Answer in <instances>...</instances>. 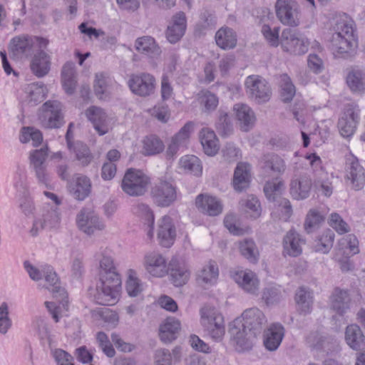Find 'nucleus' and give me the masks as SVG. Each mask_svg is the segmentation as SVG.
<instances>
[{"instance_id": "9", "label": "nucleus", "mask_w": 365, "mask_h": 365, "mask_svg": "<svg viewBox=\"0 0 365 365\" xmlns=\"http://www.w3.org/2000/svg\"><path fill=\"white\" fill-rule=\"evenodd\" d=\"M360 120V108L357 103H350L344 106L339 118L337 127L341 135L348 138L354 135Z\"/></svg>"}, {"instance_id": "28", "label": "nucleus", "mask_w": 365, "mask_h": 365, "mask_svg": "<svg viewBox=\"0 0 365 365\" xmlns=\"http://www.w3.org/2000/svg\"><path fill=\"white\" fill-rule=\"evenodd\" d=\"M157 236L159 243L163 247H170L173 244L176 232L170 216L165 215L159 220Z\"/></svg>"}, {"instance_id": "50", "label": "nucleus", "mask_w": 365, "mask_h": 365, "mask_svg": "<svg viewBox=\"0 0 365 365\" xmlns=\"http://www.w3.org/2000/svg\"><path fill=\"white\" fill-rule=\"evenodd\" d=\"M346 83L354 92L365 91V73L361 70L353 69L346 77Z\"/></svg>"}, {"instance_id": "8", "label": "nucleus", "mask_w": 365, "mask_h": 365, "mask_svg": "<svg viewBox=\"0 0 365 365\" xmlns=\"http://www.w3.org/2000/svg\"><path fill=\"white\" fill-rule=\"evenodd\" d=\"M229 334L232 344L239 352L251 349L257 337L243 325L240 319H236L230 324Z\"/></svg>"}, {"instance_id": "61", "label": "nucleus", "mask_w": 365, "mask_h": 365, "mask_svg": "<svg viewBox=\"0 0 365 365\" xmlns=\"http://www.w3.org/2000/svg\"><path fill=\"white\" fill-rule=\"evenodd\" d=\"M274 207L277 212H279L280 219L287 221L290 217L292 209L289 200L279 197V200L274 203Z\"/></svg>"}, {"instance_id": "41", "label": "nucleus", "mask_w": 365, "mask_h": 365, "mask_svg": "<svg viewBox=\"0 0 365 365\" xmlns=\"http://www.w3.org/2000/svg\"><path fill=\"white\" fill-rule=\"evenodd\" d=\"M185 29V15L183 12H179L173 16V24L168 27L166 31L168 40L172 43H176L184 35Z\"/></svg>"}, {"instance_id": "35", "label": "nucleus", "mask_w": 365, "mask_h": 365, "mask_svg": "<svg viewBox=\"0 0 365 365\" xmlns=\"http://www.w3.org/2000/svg\"><path fill=\"white\" fill-rule=\"evenodd\" d=\"M234 110L241 130L248 131L253 127L256 118L254 111L250 106L244 103H237L235 105Z\"/></svg>"}, {"instance_id": "53", "label": "nucleus", "mask_w": 365, "mask_h": 365, "mask_svg": "<svg viewBox=\"0 0 365 365\" xmlns=\"http://www.w3.org/2000/svg\"><path fill=\"white\" fill-rule=\"evenodd\" d=\"M216 18L210 12L205 11L201 14L200 20L196 25V31L200 34H205L209 30L215 28Z\"/></svg>"}, {"instance_id": "48", "label": "nucleus", "mask_w": 365, "mask_h": 365, "mask_svg": "<svg viewBox=\"0 0 365 365\" xmlns=\"http://www.w3.org/2000/svg\"><path fill=\"white\" fill-rule=\"evenodd\" d=\"M218 275L219 269L217 263L210 261L199 272L197 279L206 284H213L216 282Z\"/></svg>"}, {"instance_id": "52", "label": "nucleus", "mask_w": 365, "mask_h": 365, "mask_svg": "<svg viewBox=\"0 0 365 365\" xmlns=\"http://www.w3.org/2000/svg\"><path fill=\"white\" fill-rule=\"evenodd\" d=\"M165 148L163 141L155 135L146 137L143 140V150L146 155H151L161 153Z\"/></svg>"}, {"instance_id": "25", "label": "nucleus", "mask_w": 365, "mask_h": 365, "mask_svg": "<svg viewBox=\"0 0 365 365\" xmlns=\"http://www.w3.org/2000/svg\"><path fill=\"white\" fill-rule=\"evenodd\" d=\"M168 274L175 287L185 284L190 278V271L187 264L181 259L173 257L168 263Z\"/></svg>"}, {"instance_id": "15", "label": "nucleus", "mask_w": 365, "mask_h": 365, "mask_svg": "<svg viewBox=\"0 0 365 365\" xmlns=\"http://www.w3.org/2000/svg\"><path fill=\"white\" fill-rule=\"evenodd\" d=\"M156 81L155 77L148 73H140L130 76L128 86L133 93L140 97L153 94Z\"/></svg>"}, {"instance_id": "62", "label": "nucleus", "mask_w": 365, "mask_h": 365, "mask_svg": "<svg viewBox=\"0 0 365 365\" xmlns=\"http://www.w3.org/2000/svg\"><path fill=\"white\" fill-rule=\"evenodd\" d=\"M96 340L101 348L103 352L108 357H113L115 351L113 347L107 334L103 331H99L96 334Z\"/></svg>"}, {"instance_id": "38", "label": "nucleus", "mask_w": 365, "mask_h": 365, "mask_svg": "<svg viewBox=\"0 0 365 365\" xmlns=\"http://www.w3.org/2000/svg\"><path fill=\"white\" fill-rule=\"evenodd\" d=\"M181 329L180 322L175 317H168L160 327L159 336L164 343H170L177 338Z\"/></svg>"}, {"instance_id": "20", "label": "nucleus", "mask_w": 365, "mask_h": 365, "mask_svg": "<svg viewBox=\"0 0 365 365\" xmlns=\"http://www.w3.org/2000/svg\"><path fill=\"white\" fill-rule=\"evenodd\" d=\"M345 179L356 190H361L365 183L364 169L354 156L346 160Z\"/></svg>"}, {"instance_id": "24", "label": "nucleus", "mask_w": 365, "mask_h": 365, "mask_svg": "<svg viewBox=\"0 0 365 365\" xmlns=\"http://www.w3.org/2000/svg\"><path fill=\"white\" fill-rule=\"evenodd\" d=\"M43 277L47 283L46 288L52 293L53 297L57 300H60L63 306L67 303L68 294L65 289L60 285L59 279L53 270V268L44 264Z\"/></svg>"}, {"instance_id": "63", "label": "nucleus", "mask_w": 365, "mask_h": 365, "mask_svg": "<svg viewBox=\"0 0 365 365\" xmlns=\"http://www.w3.org/2000/svg\"><path fill=\"white\" fill-rule=\"evenodd\" d=\"M279 28L274 27L273 29L269 25L264 24L262 27V34L268 43L277 47L280 43L279 39Z\"/></svg>"}, {"instance_id": "10", "label": "nucleus", "mask_w": 365, "mask_h": 365, "mask_svg": "<svg viewBox=\"0 0 365 365\" xmlns=\"http://www.w3.org/2000/svg\"><path fill=\"white\" fill-rule=\"evenodd\" d=\"M280 44L286 52L294 55H303L308 51L309 42L298 31L285 29L282 32Z\"/></svg>"}, {"instance_id": "47", "label": "nucleus", "mask_w": 365, "mask_h": 365, "mask_svg": "<svg viewBox=\"0 0 365 365\" xmlns=\"http://www.w3.org/2000/svg\"><path fill=\"white\" fill-rule=\"evenodd\" d=\"M239 249L241 255L249 262L256 263L258 261L259 250L252 239L245 238L240 241Z\"/></svg>"}, {"instance_id": "19", "label": "nucleus", "mask_w": 365, "mask_h": 365, "mask_svg": "<svg viewBox=\"0 0 365 365\" xmlns=\"http://www.w3.org/2000/svg\"><path fill=\"white\" fill-rule=\"evenodd\" d=\"M261 172L267 176H279L286 170V164L279 155L269 153L263 155L259 160Z\"/></svg>"}, {"instance_id": "45", "label": "nucleus", "mask_w": 365, "mask_h": 365, "mask_svg": "<svg viewBox=\"0 0 365 365\" xmlns=\"http://www.w3.org/2000/svg\"><path fill=\"white\" fill-rule=\"evenodd\" d=\"M200 140L206 155H215L219 150V145L213 130L204 128L200 133Z\"/></svg>"}, {"instance_id": "51", "label": "nucleus", "mask_w": 365, "mask_h": 365, "mask_svg": "<svg viewBox=\"0 0 365 365\" xmlns=\"http://www.w3.org/2000/svg\"><path fill=\"white\" fill-rule=\"evenodd\" d=\"M76 155V160L83 166L88 165L93 160V155L88 147L82 142H77L72 146V150Z\"/></svg>"}, {"instance_id": "33", "label": "nucleus", "mask_w": 365, "mask_h": 365, "mask_svg": "<svg viewBox=\"0 0 365 365\" xmlns=\"http://www.w3.org/2000/svg\"><path fill=\"white\" fill-rule=\"evenodd\" d=\"M43 49L33 54L30 64L33 73L38 78L47 75L51 68V56Z\"/></svg>"}, {"instance_id": "32", "label": "nucleus", "mask_w": 365, "mask_h": 365, "mask_svg": "<svg viewBox=\"0 0 365 365\" xmlns=\"http://www.w3.org/2000/svg\"><path fill=\"white\" fill-rule=\"evenodd\" d=\"M195 204L203 213L210 216H217L222 211V205L217 197L200 194L196 197Z\"/></svg>"}, {"instance_id": "64", "label": "nucleus", "mask_w": 365, "mask_h": 365, "mask_svg": "<svg viewBox=\"0 0 365 365\" xmlns=\"http://www.w3.org/2000/svg\"><path fill=\"white\" fill-rule=\"evenodd\" d=\"M200 104L203 105L206 111L215 110L218 105L217 97L210 91H203L200 94Z\"/></svg>"}, {"instance_id": "40", "label": "nucleus", "mask_w": 365, "mask_h": 365, "mask_svg": "<svg viewBox=\"0 0 365 365\" xmlns=\"http://www.w3.org/2000/svg\"><path fill=\"white\" fill-rule=\"evenodd\" d=\"M345 341L347 345L354 350H361L365 348V336L361 328L356 324L346 327Z\"/></svg>"}, {"instance_id": "27", "label": "nucleus", "mask_w": 365, "mask_h": 365, "mask_svg": "<svg viewBox=\"0 0 365 365\" xmlns=\"http://www.w3.org/2000/svg\"><path fill=\"white\" fill-rule=\"evenodd\" d=\"M304 240L294 230H290L284 235L282 241L283 255L296 257L302 252Z\"/></svg>"}, {"instance_id": "56", "label": "nucleus", "mask_w": 365, "mask_h": 365, "mask_svg": "<svg viewBox=\"0 0 365 365\" xmlns=\"http://www.w3.org/2000/svg\"><path fill=\"white\" fill-rule=\"evenodd\" d=\"M281 97L284 102L292 101L295 95V87L287 74L281 76Z\"/></svg>"}, {"instance_id": "26", "label": "nucleus", "mask_w": 365, "mask_h": 365, "mask_svg": "<svg viewBox=\"0 0 365 365\" xmlns=\"http://www.w3.org/2000/svg\"><path fill=\"white\" fill-rule=\"evenodd\" d=\"M85 115L100 135L108 132L110 120L103 108L95 106H90L86 110Z\"/></svg>"}, {"instance_id": "30", "label": "nucleus", "mask_w": 365, "mask_h": 365, "mask_svg": "<svg viewBox=\"0 0 365 365\" xmlns=\"http://www.w3.org/2000/svg\"><path fill=\"white\" fill-rule=\"evenodd\" d=\"M284 336V328L279 323L271 324L264 333V345L269 351H275Z\"/></svg>"}, {"instance_id": "60", "label": "nucleus", "mask_w": 365, "mask_h": 365, "mask_svg": "<svg viewBox=\"0 0 365 365\" xmlns=\"http://www.w3.org/2000/svg\"><path fill=\"white\" fill-rule=\"evenodd\" d=\"M216 129L222 136H227L232 133V125L227 113L220 111V116L216 123Z\"/></svg>"}, {"instance_id": "59", "label": "nucleus", "mask_w": 365, "mask_h": 365, "mask_svg": "<svg viewBox=\"0 0 365 365\" xmlns=\"http://www.w3.org/2000/svg\"><path fill=\"white\" fill-rule=\"evenodd\" d=\"M12 326L9 317V307L6 302L0 304V334H6Z\"/></svg>"}, {"instance_id": "7", "label": "nucleus", "mask_w": 365, "mask_h": 365, "mask_svg": "<svg viewBox=\"0 0 365 365\" xmlns=\"http://www.w3.org/2000/svg\"><path fill=\"white\" fill-rule=\"evenodd\" d=\"M150 178L142 171L128 169L123 178L122 190L130 196H142L148 189Z\"/></svg>"}, {"instance_id": "1", "label": "nucleus", "mask_w": 365, "mask_h": 365, "mask_svg": "<svg viewBox=\"0 0 365 365\" xmlns=\"http://www.w3.org/2000/svg\"><path fill=\"white\" fill-rule=\"evenodd\" d=\"M96 257L99 260L100 284L96 287L94 299L98 304L112 305L118 297L121 279L114 265L110 250H101Z\"/></svg>"}, {"instance_id": "42", "label": "nucleus", "mask_w": 365, "mask_h": 365, "mask_svg": "<svg viewBox=\"0 0 365 365\" xmlns=\"http://www.w3.org/2000/svg\"><path fill=\"white\" fill-rule=\"evenodd\" d=\"M24 101L27 104L34 106L43 101L47 89L42 83H34L25 87Z\"/></svg>"}, {"instance_id": "12", "label": "nucleus", "mask_w": 365, "mask_h": 365, "mask_svg": "<svg viewBox=\"0 0 365 365\" xmlns=\"http://www.w3.org/2000/svg\"><path fill=\"white\" fill-rule=\"evenodd\" d=\"M150 196L156 205L163 207H168L177 198L176 189L170 181L159 178L151 188Z\"/></svg>"}, {"instance_id": "54", "label": "nucleus", "mask_w": 365, "mask_h": 365, "mask_svg": "<svg viewBox=\"0 0 365 365\" xmlns=\"http://www.w3.org/2000/svg\"><path fill=\"white\" fill-rule=\"evenodd\" d=\"M282 297V289L278 285H268L262 292V299L267 305L279 302Z\"/></svg>"}, {"instance_id": "3", "label": "nucleus", "mask_w": 365, "mask_h": 365, "mask_svg": "<svg viewBox=\"0 0 365 365\" xmlns=\"http://www.w3.org/2000/svg\"><path fill=\"white\" fill-rule=\"evenodd\" d=\"M48 42V39L38 36L28 35L15 36L9 43V55L16 61L26 60L33 56L36 46L39 49L46 48Z\"/></svg>"}, {"instance_id": "11", "label": "nucleus", "mask_w": 365, "mask_h": 365, "mask_svg": "<svg viewBox=\"0 0 365 365\" xmlns=\"http://www.w3.org/2000/svg\"><path fill=\"white\" fill-rule=\"evenodd\" d=\"M61 221L59 210L56 206L44 207L41 213L34 220L30 234L37 236L43 230H51L58 227Z\"/></svg>"}, {"instance_id": "43", "label": "nucleus", "mask_w": 365, "mask_h": 365, "mask_svg": "<svg viewBox=\"0 0 365 365\" xmlns=\"http://www.w3.org/2000/svg\"><path fill=\"white\" fill-rule=\"evenodd\" d=\"M216 44L223 50L234 48L237 45V35L234 30L229 27H222L215 34Z\"/></svg>"}, {"instance_id": "31", "label": "nucleus", "mask_w": 365, "mask_h": 365, "mask_svg": "<svg viewBox=\"0 0 365 365\" xmlns=\"http://www.w3.org/2000/svg\"><path fill=\"white\" fill-rule=\"evenodd\" d=\"M312 186V179L307 175L293 179L290 183V194L295 200H304L309 196Z\"/></svg>"}, {"instance_id": "36", "label": "nucleus", "mask_w": 365, "mask_h": 365, "mask_svg": "<svg viewBox=\"0 0 365 365\" xmlns=\"http://www.w3.org/2000/svg\"><path fill=\"white\" fill-rule=\"evenodd\" d=\"M70 192L78 200H83L91 193V182L89 178L78 174L76 176L73 182L70 185Z\"/></svg>"}, {"instance_id": "55", "label": "nucleus", "mask_w": 365, "mask_h": 365, "mask_svg": "<svg viewBox=\"0 0 365 365\" xmlns=\"http://www.w3.org/2000/svg\"><path fill=\"white\" fill-rule=\"evenodd\" d=\"M324 220V215L317 209H311L307 215L304 222V229L307 233L313 230Z\"/></svg>"}, {"instance_id": "5", "label": "nucleus", "mask_w": 365, "mask_h": 365, "mask_svg": "<svg viewBox=\"0 0 365 365\" xmlns=\"http://www.w3.org/2000/svg\"><path fill=\"white\" fill-rule=\"evenodd\" d=\"M48 156V148L47 145L39 149H36L30 153V165L34 173L38 184L49 187L51 182V177L48 170L46 163Z\"/></svg>"}, {"instance_id": "18", "label": "nucleus", "mask_w": 365, "mask_h": 365, "mask_svg": "<svg viewBox=\"0 0 365 365\" xmlns=\"http://www.w3.org/2000/svg\"><path fill=\"white\" fill-rule=\"evenodd\" d=\"M192 130L193 123L187 122L171 138L165 152L167 159L173 160L178 151L187 147Z\"/></svg>"}, {"instance_id": "44", "label": "nucleus", "mask_w": 365, "mask_h": 365, "mask_svg": "<svg viewBox=\"0 0 365 365\" xmlns=\"http://www.w3.org/2000/svg\"><path fill=\"white\" fill-rule=\"evenodd\" d=\"M135 47L138 52L151 58L158 57L161 53L160 48L156 44L155 39L150 36H143L137 38Z\"/></svg>"}, {"instance_id": "2", "label": "nucleus", "mask_w": 365, "mask_h": 365, "mask_svg": "<svg viewBox=\"0 0 365 365\" xmlns=\"http://www.w3.org/2000/svg\"><path fill=\"white\" fill-rule=\"evenodd\" d=\"M353 21L346 18L336 20L333 26L331 49L337 57L351 56L357 47V37Z\"/></svg>"}, {"instance_id": "17", "label": "nucleus", "mask_w": 365, "mask_h": 365, "mask_svg": "<svg viewBox=\"0 0 365 365\" xmlns=\"http://www.w3.org/2000/svg\"><path fill=\"white\" fill-rule=\"evenodd\" d=\"M275 11L282 24L290 26L299 25L298 4L294 0H277Z\"/></svg>"}, {"instance_id": "57", "label": "nucleus", "mask_w": 365, "mask_h": 365, "mask_svg": "<svg viewBox=\"0 0 365 365\" xmlns=\"http://www.w3.org/2000/svg\"><path fill=\"white\" fill-rule=\"evenodd\" d=\"M284 187V183L281 181L278 182H267L264 187V192L270 201L274 203L279 200L281 197V190Z\"/></svg>"}, {"instance_id": "34", "label": "nucleus", "mask_w": 365, "mask_h": 365, "mask_svg": "<svg viewBox=\"0 0 365 365\" xmlns=\"http://www.w3.org/2000/svg\"><path fill=\"white\" fill-rule=\"evenodd\" d=\"M250 165L247 163H239L235 168L232 180L234 189L241 192L249 187L251 173Z\"/></svg>"}, {"instance_id": "13", "label": "nucleus", "mask_w": 365, "mask_h": 365, "mask_svg": "<svg viewBox=\"0 0 365 365\" xmlns=\"http://www.w3.org/2000/svg\"><path fill=\"white\" fill-rule=\"evenodd\" d=\"M76 222L78 228L88 235L102 231L106 227L104 222L89 207H83L78 212Z\"/></svg>"}, {"instance_id": "29", "label": "nucleus", "mask_w": 365, "mask_h": 365, "mask_svg": "<svg viewBox=\"0 0 365 365\" xmlns=\"http://www.w3.org/2000/svg\"><path fill=\"white\" fill-rule=\"evenodd\" d=\"M234 281L246 292L256 294L259 290V280L257 275L250 270H240L232 275Z\"/></svg>"}, {"instance_id": "16", "label": "nucleus", "mask_w": 365, "mask_h": 365, "mask_svg": "<svg viewBox=\"0 0 365 365\" xmlns=\"http://www.w3.org/2000/svg\"><path fill=\"white\" fill-rule=\"evenodd\" d=\"M311 160L312 167H314V187L326 197H330L333 192L332 183L330 181L329 173L321 166V159L315 154L308 157Z\"/></svg>"}, {"instance_id": "4", "label": "nucleus", "mask_w": 365, "mask_h": 365, "mask_svg": "<svg viewBox=\"0 0 365 365\" xmlns=\"http://www.w3.org/2000/svg\"><path fill=\"white\" fill-rule=\"evenodd\" d=\"M200 323L207 334L215 341L220 342L225 334L224 317L215 307H203L200 311Z\"/></svg>"}, {"instance_id": "14", "label": "nucleus", "mask_w": 365, "mask_h": 365, "mask_svg": "<svg viewBox=\"0 0 365 365\" xmlns=\"http://www.w3.org/2000/svg\"><path fill=\"white\" fill-rule=\"evenodd\" d=\"M246 92L250 98L257 103L267 102L272 95L270 86L268 83L259 76H250L246 78Z\"/></svg>"}, {"instance_id": "6", "label": "nucleus", "mask_w": 365, "mask_h": 365, "mask_svg": "<svg viewBox=\"0 0 365 365\" xmlns=\"http://www.w3.org/2000/svg\"><path fill=\"white\" fill-rule=\"evenodd\" d=\"M39 120L46 128H58L64 123L62 103L56 100L45 102L40 110Z\"/></svg>"}, {"instance_id": "46", "label": "nucleus", "mask_w": 365, "mask_h": 365, "mask_svg": "<svg viewBox=\"0 0 365 365\" xmlns=\"http://www.w3.org/2000/svg\"><path fill=\"white\" fill-rule=\"evenodd\" d=\"M178 164L179 168L185 173L195 176H200L202 174V166L200 160L195 155H187L182 156Z\"/></svg>"}, {"instance_id": "23", "label": "nucleus", "mask_w": 365, "mask_h": 365, "mask_svg": "<svg viewBox=\"0 0 365 365\" xmlns=\"http://www.w3.org/2000/svg\"><path fill=\"white\" fill-rule=\"evenodd\" d=\"M145 270L152 276L163 277L168 274V267L165 257L156 252L147 253L143 262Z\"/></svg>"}, {"instance_id": "37", "label": "nucleus", "mask_w": 365, "mask_h": 365, "mask_svg": "<svg viewBox=\"0 0 365 365\" xmlns=\"http://www.w3.org/2000/svg\"><path fill=\"white\" fill-rule=\"evenodd\" d=\"M297 310L302 314H307L312 312L313 305V292L307 287H299L294 296Z\"/></svg>"}, {"instance_id": "58", "label": "nucleus", "mask_w": 365, "mask_h": 365, "mask_svg": "<svg viewBox=\"0 0 365 365\" xmlns=\"http://www.w3.org/2000/svg\"><path fill=\"white\" fill-rule=\"evenodd\" d=\"M126 290L130 297L138 296L143 290L142 285L136 276V272L133 269L128 270Z\"/></svg>"}, {"instance_id": "39", "label": "nucleus", "mask_w": 365, "mask_h": 365, "mask_svg": "<svg viewBox=\"0 0 365 365\" xmlns=\"http://www.w3.org/2000/svg\"><path fill=\"white\" fill-rule=\"evenodd\" d=\"M331 309L342 316L349 309L350 297L346 290L335 288L330 297Z\"/></svg>"}, {"instance_id": "21", "label": "nucleus", "mask_w": 365, "mask_h": 365, "mask_svg": "<svg viewBox=\"0 0 365 365\" xmlns=\"http://www.w3.org/2000/svg\"><path fill=\"white\" fill-rule=\"evenodd\" d=\"M131 212L143 223L148 238L152 240L154 236L155 215L150 205L137 202L132 205Z\"/></svg>"}, {"instance_id": "22", "label": "nucleus", "mask_w": 365, "mask_h": 365, "mask_svg": "<svg viewBox=\"0 0 365 365\" xmlns=\"http://www.w3.org/2000/svg\"><path fill=\"white\" fill-rule=\"evenodd\" d=\"M243 325L248 329L250 331L257 336L263 329L267 323V319L264 313L258 308L253 307L246 309L242 314Z\"/></svg>"}, {"instance_id": "49", "label": "nucleus", "mask_w": 365, "mask_h": 365, "mask_svg": "<svg viewBox=\"0 0 365 365\" xmlns=\"http://www.w3.org/2000/svg\"><path fill=\"white\" fill-rule=\"evenodd\" d=\"M335 235L331 230H326L316 239L314 248L316 252L327 254L333 247Z\"/></svg>"}]
</instances>
